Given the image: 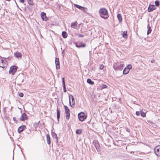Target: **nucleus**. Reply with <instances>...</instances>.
I'll use <instances>...</instances> for the list:
<instances>
[{"instance_id":"473e14b6","label":"nucleus","mask_w":160,"mask_h":160,"mask_svg":"<svg viewBox=\"0 0 160 160\" xmlns=\"http://www.w3.org/2000/svg\"><path fill=\"white\" fill-rule=\"evenodd\" d=\"M101 89H103L107 88H108V86H107L106 85L102 84L101 86Z\"/></svg>"},{"instance_id":"7ed1b4c3","label":"nucleus","mask_w":160,"mask_h":160,"mask_svg":"<svg viewBox=\"0 0 160 160\" xmlns=\"http://www.w3.org/2000/svg\"><path fill=\"white\" fill-rule=\"evenodd\" d=\"M78 117L79 120L81 121H83L87 118V116L83 112H81L78 114Z\"/></svg>"},{"instance_id":"9d476101","label":"nucleus","mask_w":160,"mask_h":160,"mask_svg":"<svg viewBox=\"0 0 160 160\" xmlns=\"http://www.w3.org/2000/svg\"><path fill=\"white\" fill-rule=\"evenodd\" d=\"M75 46L78 48H84L86 47V44L85 43L82 42H80L78 43H76Z\"/></svg>"},{"instance_id":"c756f323","label":"nucleus","mask_w":160,"mask_h":160,"mask_svg":"<svg viewBox=\"0 0 160 160\" xmlns=\"http://www.w3.org/2000/svg\"><path fill=\"white\" fill-rule=\"evenodd\" d=\"M140 114L141 116L142 117H146V113L142 111H140Z\"/></svg>"},{"instance_id":"ea45409f","label":"nucleus","mask_w":160,"mask_h":160,"mask_svg":"<svg viewBox=\"0 0 160 160\" xmlns=\"http://www.w3.org/2000/svg\"><path fill=\"white\" fill-rule=\"evenodd\" d=\"M126 131L128 132H130V130L128 128H127L126 129Z\"/></svg>"},{"instance_id":"a18cd8bd","label":"nucleus","mask_w":160,"mask_h":160,"mask_svg":"<svg viewBox=\"0 0 160 160\" xmlns=\"http://www.w3.org/2000/svg\"><path fill=\"white\" fill-rule=\"evenodd\" d=\"M7 1H10V0H6Z\"/></svg>"},{"instance_id":"72a5a7b5","label":"nucleus","mask_w":160,"mask_h":160,"mask_svg":"<svg viewBox=\"0 0 160 160\" xmlns=\"http://www.w3.org/2000/svg\"><path fill=\"white\" fill-rule=\"evenodd\" d=\"M77 35L78 36V37H82V38L84 37V35L83 34L78 33L77 34Z\"/></svg>"},{"instance_id":"2eb2a0df","label":"nucleus","mask_w":160,"mask_h":160,"mask_svg":"<svg viewBox=\"0 0 160 160\" xmlns=\"http://www.w3.org/2000/svg\"><path fill=\"white\" fill-rule=\"evenodd\" d=\"M26 127L25 126L23 125L19 127L18 129V132L19 133L22 132L25 128Z\"/></svg>"},{"instance_id":"2f4dec72","label":"nucleus","mask_w":160,"mask_h":160,"mask_svg":"<svg viewBox=\"0 0 160 160\" xmlns=\"http://www.w3.org/2000/svg\"><path fill=\"white\" fill-rule=\"evenodd\" d=\"M28 3L30 5H33V3L32 0H28Z\"/></svg>"},{"instance_id":"6ab92c4d","label":"nucleus","mask_w":160,"mask_h":160,"mask_svg":"<svg viewBox=\"0 0 160 160\" xmlns=\"http://www.w3.org/2000/svg\"><path fill=\"white\" fill-rule=\"evenodd\" d=\"M52 137L54 138H55V139H56L57 143H58V137H57L56 133L54 132H52Z\"/></svg>"},{"instance_id":"c03bdc74","label":"nucleus","mask_w":160,"mask_h":160,"mask_svg":"<svg viewBox=\"0 0 160 160\" xmlns=\"http://www.w3.org/2000/svg\"><path fill=\"white\" fill-rule=\"evenodd\" d=\"M23 79H22V82H23Z\"/></svg>"},{"instance_id":"39448f33","label":"nucleus","mask_w":160,"mask_h":160,"mask_svg":"<svg viewBox=\"0 0 160 160\" xmlns=\"http://www.w3.org/2000/svg\"><path fill=\"white\" fill-rule=\"evenodd\" d=\"M18 67L16 66H12L10 67L9 73L10 74H12L14 75L16 72L17 70Z\"/></svg>"},{"instance_id":"b1692460","label":"nucleus","mask_w":160,"mask_h":160,"mask_svg":"<svg viewBox=\"0 0 160 160\" xmlns=\"http://www.w3.org/2000/svg\"><path fill=\"white\" fill-rule=\"evenodd\" d=\"M62 35L63 38H66L67 37L68 34L65 31H63L62 32Z\"/></svg>"},{"instance_id":"a211bd4d","label":"nucleus","mask_w":160,"mask_h":160,"mask_svg":"<svg viewBox=\"0 0 160 160\" xmlns=\"http://www.w3.org/2000/svg\"><path fill=\"white\" fill-rule=\"evenodd\" d=\"M74 6L84 11H85V10L86 9L85 8L82 7L78 4H74Z\"/></svg>"},{"instance_id":"e433bc0d","label":"nucleus","mask_w":160,"mask_h":160,"mask_svg":"<svg viewBox=\"0 0 160 160\" xmlns=\"http://www.w3.org/2000/svg\"><path fill=\"white\" fill-rule=\"evenodd\" d=\"M13 120L16 122V123H17V122H18V121L17 120V119L15 117H14L13 118Z\"/></svg>"},{"instance_id":"423d86ee","label":"nucleus","mask_w":160,"mask_h":160,"mask_svg":"<svg viewBox=\"0 0 160 160\" xmlns=\"http://www.w3.org/2000/svg\"><path fill=\"white\" fill-rule=\"evenodd\" d=\"M66 114V118L67 120H68L70 118V110L68 107L66 106H64Z\"/></svg>"},{"instance_id":"f704fd0d","label":"nucleus","mask_w":160,"mask_h":160,"mask_svg":"<svg viewBox=\"0 0 160 160\" xmlns=\"http://www.w3.org/2000/svg\"><path fill=\"white\" fill-rule=\"evenodd\" d=\"M104 68V66L103 65H101L99 67V69L100 70Z\"/></svg>"},{"instance_id":"20e7f679","label":"nucleus","mask_w":160,"mask_h":160,"mask_svg":"<svg viewBox=\"0 0 160 160\" xmlns=\"http://www.w3.org/2000/svg\"><path fill=\"white\" fill-rule=\"evenodd\" d=\"M69 104L70 106L72 108H74L75 106V102L73 97L72 95H70L69 96Z\"/></svg>"},{"instance_id":"ddd939ff","label":"nucleus","mask_w":160,"mask_h":160,"mask_svg":"<svg viewBox=\"0 0 160 160\" xmlns=\"http://www.w3.org/2000/svg\"><path fill=\"white\" fill-rule=\"evenodd\" d=\"M41 16L43 21H46L48 20V18L46 16V14L44 12H42L41 13Z\"/></svg>"},{"instance_id":"f3484780","label":"nucleus","mask_w":160,"mask_h":160,"mask_svg":"<svg viewBox=\"0 0 160 160\" xmlns=\"http://www.w3.org/2000/svg\"><path fill=\"white\" fill-rule=\"evenodd\" d=\"M62 86L63 87V89L64 90V92H67V90L65 86V78H62Z\"/></svg>"},{"instance_id":"412c9836","label":"nucleus","mask_w":160,"mask_h":160,"mask_svg":"<svg viewBox=\"0 0 160 160\" xmlns=\"http://www.w3.org/2000/svg\"><path fill=\"white\" fill-rule=\"evenodd\" d=\"M57 118L58 120V122L59 121V119L60 118V111L57 108Z\"/></svg>"},{"instance_id":"f257e3e1","label":"nucleus","mask_w":160,"mask_h":160,"mask_svg":"<svg viewBox=\"0 0 160 160\" xmlns=\"http://www.w3.org/2000/svg\"><path fill=\"white\" fill-rule=\"evenodd\" d=\"M99 14L100 17L105 19H108L109 17L108 11L105 8H100L99 11Z\"/></svg>"},{"instance_id":"1a4fd4ad","label":"nucleus","mask_w":160,"mask_h":160,"mask_svg":"<svg viewBox=\"0 0 160 160\" xmlns=\"http://www.w3.org/2000/svg\"><path fill=\"white\" fill-rule=\"evenodd\" d=\"M154 152L157 156H160V146H157L155 148Z\"/></svg>"},{"instance_id":"49530a36","label":"nucleus","mask_w":160,"mask_h":160,"mask_svg":"<svg viewBox=\"0 0 160 160\" xmlns=\"http://www.w3.org/2000/svg\"><path fill=\"white\" fill-rule=\"evenodd\" d=\"M4 58V59L5 58Z\"/></svg>"},{"instance_id":"a878e982","label":"nucleus","mask_w":160,"mask_h":160,"mask_svg":"<svg viewBox=\"0 0 160 160\" xmlns=\"http://www.w3.org/2000/svg\"><path fill=\"white\" fill-rule=\"evenodd\" d=\"M82 129H78L76 131V133L77 134L80 135L82 134Z\"/></svg>"},{"instance_id":"79ce46f5","label":"nucleus","mask_w":160,"mask_h":160,"mask_svg":"<svg viewBox=\"0 0 160 160\" xmlns=\"http://www.w3.org/2000/svg\"><path fill=\"white\" fill-rule=\"evenodd\" d=\"M151 62L152 63H153L155 62V60H151Z\"/></svg>"},{"instance_id":"a19ab883","label":"nucleus","mask_w":160,"mask_h":160,"mask_svg":"<svg viewBox=\"0 0 160 160\" xmlns=\"http://www.w3.org/2000/svg\"><path fill=\"white\" fill-rule=\"evenodd\" d=\"M64 50L62 52V56H63L64 55H65V54H64Z\"/></svg>"},{"instance_id":"dca6fc26","label":"nucleus","mask_w":160,"mask_h":160,"mask_svg":"<svg viewBox=\"0 0 160 160\" xmlns=\"http://www.w3.org/2000/svg\"><path fill=\"white\" fill-rule=\"evenodd\" d=\"M14 55L18 59L22 58V55L19 52H16L14 53Z\"/></svg>"},{"instance_id":"37998d69","label":"nucleus","mask_w":160,"mask_h":160,"mask_svg":"<svg viewBox=\"0 0 160 160\" xmlns=\"http://www.w3.org/2000/svg\"><path fill=\"white\" fill-rule=\"evenodd\" d=\"M31 132V131L30 130H28V133H29V132Z\"/></svg>"},{"instance_id":"4c0bfd02","label":"nucleus","mask_w":160,"mask_h":160,"mask_svg":"<svg viewBox=\"0 0 160 160\" xmlns=\"http://www.w3.org/2000/svg\"><path fill=\"white\" fill-rule=\"evenodd\" d=\"M19 95L20 97H22L23 96V93L22 92H20Z\"/></svg>"},{"instance_id":"f03ea898","label":"nucleus","mask_w":160,"mask_h":160,"mask_svg":"<svg viewBox=\"0 0 160 160\" xmlns=\"http://www.w3.org/2000/svg\"><path fill=\"white\" fill-rule=\"evenodd\" d=\"M123 64H120L118 62H116L113 64V67L116 71L118 70L121 71L123 68Z\"/></svg>"},{"instance_id":"9b49d317","label":"nucleus","mask_w":160,"mask_h":160,"mask_svg":"<svg viewBox=\"0 0 160 160\" xmlns=\"http://www.w3.org/2000/svg\"><path fill=\"white\" fill-rule=\"evenodd\" d=\"M55 64L56 69L57 70L60 68V62L59 59L58 58H55Z\"/></svg>"},{"instance_id":"bb28decb","label":"nucleus","mask_w":160,"mask_h":160,"mask_svg":"<svg viewBox=\"0 0 160 160\" xmlns=\"http://www.w3.org/2000/svg\"><path fill=\"white\" fill-rule=\"evenodd\" d=\"M148 30L147 31V35H148L149 34L151 33V32L152 31V29H151V28L149 26V24H148Z\"/></svg>"},{"instance_id":"c85d7f7f","label":"nucleus","mask_w":160,"mask_h":160,"mask_svg":"<svg viewBox=\"0 0 160 160\" xmlns=\"http://www.w3.org/2000/svg\"><path fill=\"white\" fill-rule=\"evenodd\" d=\"M6 67L7 65L5 63L3 64L2 63L0 62V67L3 68H5Z\"/></svg>"},{"instance_id":"4468645a","label":"nucleus","mask_w":160,"mask_h":160,"mask_svg":"<svg viewBox=\"0 0 160 160\" xmlns=\"http://www.w3.org/2000/svg\"><path fill=\"white\" fill-rule=\"evenodd\" d=\"M156 9L155 6L154 5L150 4L148 8V12H151Z\"/></svg>"},{"instance_id":"c9c22d12","label":"nucleus","mask_w":160,"mask_h":160,"mask_svg":"<svg viewBox=\"0 0 160 160\" xmlns=\"http://www.w3.org/2000/svg\"><path fill=\"white\" fill-rule=\"evenodd\" d=\"M140 113V112H139V111H136V115L137 116H139Z\"/></svg>"},{"instance_id":"aec40b11","label":"nucleus","mask_w":160,"mask_h":160,"mask_svg":"<svg viewBox=\"0 0 160 160\" xmlns=\"http://www.w3.org/2000/svg\"><path fill=\"white\" fill-rule=\"evenodd\" d=\"M47 141V143L48 145H50L51 143L50 137L49 134H48L46 135Z\"/></svg>"},{"instance_id":"4be33fe9","label":"nucleus","mask_w":160,"mask_h":160,"mask_svg":"<svg viewBox=\"0 0 160 160\" xmlns=\"http://www.w3.org/2000/svg\"><path fill=\"white\" fill-rule=\"evenodd\" d=\"M122 36L124 38L127 39L128 37L127 32V31H124L122 33Z\"/></svg>"},{"instance_id":"cd10ccee","label":"nucleus","mask_w":160,"mask_h":160,"mask_svg":"<svg viewBox=\"0 0 160 160\" xmlns=\"http://www.w3.org/2000/svg\"><path fill=\"white\" fill-rule=\"evenodd\" d=\"M76 23V22H72L71 23V27L74 28H75L77 26Z\"/></svg>"},{"instance_id":"0eeeda50","label":"nucleus","mask_w":160,"mask_h":160,"mask_svg":"<svg viewBox=\"0 0 160 160\" xmlns=\"http://www.w3.org/2000/svg\"><path fill=\"white\" fill-rule=\"evenodd\" d=\"M93 144L94 145L97 151L99 152L100 151V146L99 142L96 140H94L92 142Z\"/></svg>"},{"instance_id":"5701e85b","label":"nucleus","mask_w":160,"mask_h":160,"mask_svg":"<svg viewBox=\"0 0 160 160\" xmlns=\"http://www.w3.org/2000/svg\"><path fill=\"white\" fill-rule=\"evenodd\" d=\"M117 17L119 22H121L122 21V17L120 14H118L117 15Z\"/></svg>"},{"instance_id":"f8f14e48","label":"nucleus","mask_w":160,"mask_h":160,"mask_svg":"<svg viewBox=\"0 0 160 160\" xmlns=\"http://www.w3.org/2000/svg\"><path fill=\"white\" fill-rule=\"evenodd\" d=\"M28 119V118L27 114L25 113H24L22 114L20 118V120L21 121H24L25 120H27Z\"/></svg>"},{"instance_id":"7c9ffc66","label":"nucleus","mask_w":160,"mask_h":160,"mask_svg":"<svg viewBox=\"0 0 160 160\" xmlns=\"http://www.w3.org/2000/svg\"><path fill=\"white\" fill-rule=\"evenodd\" d=\"M155 4L156 6L158 7L160 5V2L159 1L156 0L155 2Z\"/></svg>"},{"instance_id":"58836bf2","label":"nucleus","mask_w":160,"mask_h":160,"mask_svg":"<svg viewBox=\"0 0 160 160\" xmlns=\"http://www.w3.org/2000/svg\"><path fill=\"white\" fill-rule=\"evenodd\" d=\"M19 1L20 2L22 3H23L25 2L24 0H19Z\"/></svg>"},{"instance_id":"393cba45","label":"nucleus","mask_w":160,"mask_h":160,"mask_svg":"<svg viewBox=\"0 0 160 160\" xmlns=\"http://www.w3.org/2000/svg\"><path fill=\"white\" fill-rule=\"evenodd\" d=\"M87 81L88 83L91 85H93L94 83V82L92 81L90 78H88Z\"/></svg>"},{"instance_id":"6e6552de","label":"nucleus","mask_w":160,"mask_h":160,"mask_svg":"<svg viewBox=\"0 0 160 160\" xmlns=\"http://www.w3.org/2000/svg\"><path fill=\"white\" fill-rule=\"evenodd\" d=\"M132 68V66L131 64H129L127 67H125L124 69L123 72V74H127L129 72L130 69Z\"/></svg>"}]
</instances>
